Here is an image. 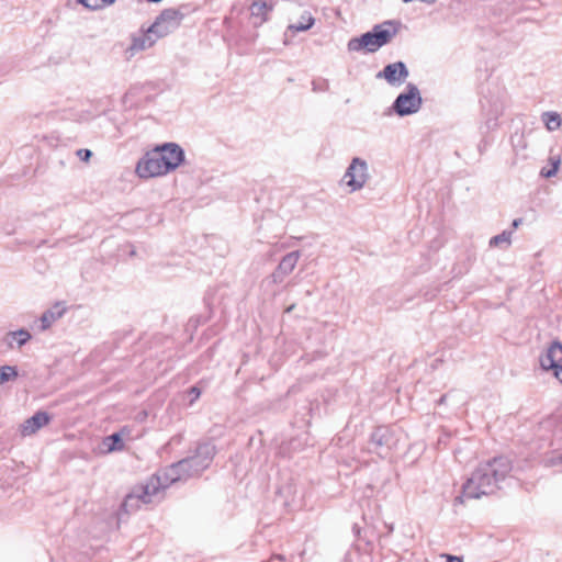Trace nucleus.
<instances>
[{
	"label": "nucleus",
	"mask_w": 562,
	"mask_h": 562,
	"mask_svg": "<svg viewBox=\"0 0 562 562\" xmlns=\"http://www.w3.org/2000/svg\"><path fill=\"white\" fill-rule=\"evenodd\" d=\"M512 465L507 458L498 457L481 463L467 480L462 487V495L456 502L463 503V498L479 499L482 496L494 494L499 482L510 472Z\"/></svg>",
	"instance_id": "nucleus-1"
},
{
	"label": "nucleus",
	"mask_w": 562,
	"mask_h": 562,
	"mask_svg": "<svg viewBox=\"0 0 562 562\" xmlns=\"http://www.w3.org/2000/svg\"><path fill=\"white\" fill-rule=\"evenodd\" d=\"M184 159L183 149L176 143H166L147 151L137 162L136 173L140 178L167 175L178 168Z\"/></svg>",
	"instance_id": "nucleus-2"
},
{
	"label": "nucleus",
	"mask_w": 562,
	"mask_h": 562,
	"mask_svg": "<svg viewBox=\"0 0 562 562\" xmlns=\"http://www.w3.org/2000/svg\"><path fill=\"white\" fill-rule=\"evenodd\" d=\"M396 35V29L393 23L385 22L383 24L375 25L372 31L362 34L359 37H352L348 41L347 48L349 52H361L374 53Z\"/></svg>",
	"instance_id": "nucleus-3"
},
{
	"label": "nucleus",
	"mask_w": 562,
	"mask_h": 562,
	"mask_svg": "<svg viewBox=\"0 0 562 562\" xmlns=\"http://www.w3.org/2000/svg\"><path fill=\"white\" fill-rule=\"evenodd\" d=\"M159 479H149L146 484L136 486L126 495L122 510L126 514L137 510L142 504H150L159 499Z\"/></svg>",
	"instance_id": "nucleus-4"
},
{
	"label": "nucleus",
	"mask_w": 562,
	"mask_h": 562,
	"mask_svg": "<svg viewBox=\"0 0 562 562\" xmlns=\"http://www.w3.org/2000/svg\"><path fill=\"white\" fill-rule=\"evenodd\" d=\"M423 104V99L418 87L408 82L405 90L400 93L392 104V110L398 116H406L417 113Z\"/></svg>",
	"instance_id": "nucleus-5"
},
{
	"label": "nucleus",
	"mask_w": 562,
	"mask_h": 562,
	"mask_svg": "<svg viewBox=\"0 0 562 562\" xmlns=\"http://www.w3.org/2000/svg\"><path fill=\"white\" fill-rule=\"evenodd\" d=\"M215 456V446L212 442L200 443L194 454L182 459V461H189L186 469L189 477L199 475L211 464Z\"/></svg>",
	"instance_id": "nucleus-6"
},
{
	"label": "nucleus",
	"mask_w": 562,
	"mask_h": 562,
	"mask_svg": "<svg viewBox=\"0 0 562 562\" xmlns=\"http://www.w3.org/2000/svg\"><path fill=\"white\" fill-rule=\"evenodd\" d=\"M369 177L367 161L362 158L355 157L346 169L342 180L349 188V192H356L366 186Z\"/></svg>",
	"instance_id": "nucleus-7"
},
{
	"label": "nucleus",
	"mask_w": 562,
	"mask_h": 562,
	"mask_svg": "<svg viewBox=\"0 0 562 562\" xmlns=\"http://www.w3.org/2000/svg\"><path fill=\"white\" fill-rule=\"evenodd\" d=\"M183 19V14L177 9H165L149 27L156 37H164L177 30Z\"/></svg>",
	"instance_id": "nucleus-8"
},
{
	"label": "nucleus",
	"mask_w": 562,
	"mask_h": 562,
	"mask_svg": "<svg viewBox=\"0 0 562 562\" xmlns=\"http://www.w3.org/2000/svg\"><path fill=\"white\" fill-rule=\"evenodd\" d=\"M395 446L394 431L384 426L375 428L369 441V450L382 458L387 457Z\"/></svg>",
	"instance_id": "nucleus-9"
},
{
	"label": "nucleus",
	"mask_w": 562,
	"mask_h": 562,
	"mask_svg": "<svg viewBox=\"0 0 562 562\" xmlns=\"http://www.w3.org/2000/svg\"><path fill=\"white\" fill-rule=\"evenodd\" d=\"M540 367L544 371H552L562 383V344L553 341L539 358Z\"/></svg>",
	"instance_id": "nucleus-10"
},
{
	"label": "nucleus",
	"mask_w": 562,
	"mask_h": 562,
	"mask_svg": "<svg viewBox=\"0 0 562 562\" xmlns=\"http://www.w3.org/2000/svg\"><path fill=\"white\" fill-rule=\"evenodd\" d=\"M301 254L299 250L286 254L279 262L277 269L270 277L262 281V285L269 288L273 284H280L294 270Z\"/></svg>",
	"instance_id": "nucleus-11"
},
{
	"label": "nucleus",
	"mask_w": 562,
	"mask_h": 562,
	"mask_svg": "<svg viewBox=\"0 0 562 562\" xmlns=\"http://www.w3.org/2000/svg\"><path fill=\"white\" fill-rule=\"evenodd\" d=\"M188 462L189 461L180 460L179 462L171 464L170 467L166 468L165 470L160 471L159 473L150 477L159 479V494L170 484L189 479V475L186 471Z\"/></svg>",
	"instance_id": "nucleus-12"
},
{
	"label": "nucleus",
	"mask_w": 562,
	"mask_h": 562,
	"mask_svg": "<svg viewBox=\"0 0 562 562\" xmlns=\"http://www.w3.org/2000/svg\"><path fill=\"white\" fill-rule=\"evenodd\" d=\"M408 75L406 65L403 61H395L387 64L375 77L384 79L390 86L398 87L406 81Z\"/></svg>",
	"instance_id": "nucleus-13"
},
{
	"label": "nucleus",
	"mask_w": 562,
	"mask_h": 562,
	"mask_svg": "<svg viewBox=\"0 0 562 562\" xmlns=\"http://www.w3.org/2000/svg\"><path fill=\"white\" fill-rule=\"evenodd\" d=\"M50 416L48 413L40 411L32 417L25 419L19 427L22 437H29L37 432L41 428L49 424Z\"/></svg>",
	"instance_id": "nucleus-14"
},
{
	"label": "nucleus",
	"mask_w": 562,
	"mask_h": 562,
	"mask_svg": "<svg viewBox=\"0 0 562 562\" xmlns=\"http://www.w3.org/2000/svg\"><path fill=\"white\" fill-rule=\"evenodd\" d=\"M158 38L159 37H156L154 32H149L148 29L146 33L133 38L127 52H130L131 56H133L137 52L150 48Z\"/></svg>",
	"instance_id": "nucleus-15"
},
{
	"label": "nucleus",
	"mask_w": 562,
	"mask_h": 562,
	"mask_svg": "<svg viewBox=\"0 0 562 562\" xmlns=\"http://www.w3.org/2000/svg\"><path fill=\"white\" fill-rule=\"evenodd\" d=\"M273 8L274 2L272 0H256L250 7V12L254 18H259L260 23H263L268 21V15Z\"/></svg>",
	"instance_id": "nucleus-16"
},
{
	"label": "nucleus",
	"mask_w": 562,
	"mask_h": 562,
	"mask_svg": "<svg viewBox=\"0 0 562 562\" xmlns=\"http://www.w3.org/2000/svg\"><path fill=\"white\" fill-rule=\"evenodd\" d=\"M31 338V335L25 329H19L14 331H10L7 335L5 341L10 348L14 347V342H16L18 347L23 346L26 344Z\"/></svg>",
	"instance_id": "nucleus-17"
},
{
	"label": "nucleus",
	"mask_w": 562,
	"mask_h": 562,
	"mask_svg": "<svg viewBox=\"0 0 562 562\" xmlns=\"http://www.w3.org/2000/svg\"><path fill=\"white\" fill-rule=\"evenodd\" d=\"M75 306L67 307L64 302H56L50 308L46 310L41 316H63L65 313L75 314L77 311Z\"/></svg>",
	"instance_id": "nucleus-18"
},
{
	"label": "nucleus",
	"mask_w": 562,
	"mask_h": 562,
	"mask_svg": "<svg viewBox=\"0 0 562 562\" xmlns=\"http://www.w3.org/2000/svg\"><path fill=\"white\" fill-rule=\"evenodd\" d=\"M314 18L310 13H305L301 16V21L294 24H290L288 30L292 32H305L314 25Z\"/></svg>",
	"instance_id": "nucleus-19"
},
{
	"label": "nucleus",
	"mask_w": 562,
	"mask_h": 562,
	"mask_svg": "<svg viewBox=\"0 0 562 562\" xmlns=\"http://www.w3.org/2000/svg\"><path fill=\"white\" fill-rule=\"evenodd\" d=\"M512 235L513 231H504L501 234L491 238L490 246L507 248L512 244Z\"/></svg>",
	"instance_id": "nucleus-20"
},
{
	"label": "nucleus",
	"mask_w": 562,
	"mask_h": 562,
	"mask_svg": "<svg viewBox=\"0 0 562 562\" xmlns=\"http://www.w3.org/2000/svg\"><path fill=\"white\" fill-rule=\"evenodd\" d=\"M542 120L549 131H555L561 126L562 120L557 112H544Z\"/></svg>",
	"instance_id": "nucleus-21"
},
{
	"label": "nucleus",
	"mask_w": 562,
	"mask_h": 562,
	"mask_svg": "<svg viewBox=\"0 0 562 562\" xmlns=\"http://www.w3.org/2000/svg\"><path fill=\"white\" fill-rule=\"evenodd\" d=\"M104 443L108 446V451H120L124 448V443L120 432H114L104 439Z\"/></svg>",
	"instance_id": "nucleus-22"
},
{
	"label": "nucleus",
	"mask_w": 562,
	"mask_h": 562,
	"mask_svg": "<svg viewBox=\"0 0 562 562\" xmlns=\"http://www.w3.org/2000/svg\"><path fill=\"white\" fill-rule=\"evenodd\" d=\"M18 376V371L14 367L3 366L0 368V384H3Z\"/></svg>",
	"instance_id": "nucleus-23"
},
{
	"label": "nucleus",
	"mask_w": 562,
	"mask_h": 562,
	"mask_svg": "<svg viewBox=\"0 0 562 562\" xmlns=\"http://www.w3.org/2000/svg\"><path fill=\"white\" fill-rule=\"evenodd\" d=\"M550 162L551 167L549 169L542 168L540 171V175L544 178H551L557 175L561 160L559 157H551Z\"/></svg>",
	"instance_id": "nucleus-24"
},
{
	"label": "nucleus",
	"mask_w": 562,
	"mask_h": 562,
	"mask_svg": "<svg viewBox=\"0 0 562 562\" xmlns=\"http://www.w3.org/2000/svg\"><path fill=\"white\" fill-rule=\"evenodd\" d=\"M115 0H79L81 4L89 9H100L105 5L112 4Z\"/></svg>",
	"instance_id": "nucleus-25"
},
{
	"label": "nucleus",
	"mask_w": 562,
	"mask_h": 562,
	"mask_svg": "<svg viewBox=\"0 0 562 562\" xmlns=\"http://www.w3.org/2000/svg\"><path fill=\"white\" fill-rule=\"evenodd\" d=\"M77 156L82 161H88L90 159V157L92 156V153L90 149L82 148V149L77 150Z\"/></svg>",
	"instance_id": "nucleus-26"
},
{
	"label": "nucleus",
	"mask_w": 562,
	"mask_h": 562,
	"mask_svg": "<svg viewBox=\"0 0 562 562\" xmlns=\"http://www.w3.org/2000/svg\"><path fill=\"white\" fill-rule=\"evenodd\" d=\"M54 321H55V318H40L38 328L41 330H46L53 325Z\"/></svg>",
	"instance_id": "nucleus-27"
},
{
	"label": "nucleus",
	"mask_w": 562,
	"mask_h": 562,
	"mask_svg": "<svg viewBox=\"0 0 562 562\" xmlns=\"http://www.w3.org/2000/svg\"><path fill=\"white\" fill-rule=\"evenodd\" d=\"M190 394L193 395V400L192 401H194V400H196L200 396L201 392H200V390L196 386H192L190 389Z\"/></svg>",
	"instance_id": "nucleus-28"
},
{
	"label": "nucleus",
	"mask_w": 562,
	"mask_h": 562,
	"mask_svg": "<svg viewBox=\"0 0 562 562\" xmlns=\"http://www.w3.org/2000/svg\"><path fill=\"white\" fill-rule=\"evenodd\" d=\"M552 465H560L562 468V454L551 460Z\"/></svg>",
	"instance_id": "nucleus-29"
},
{
	"label": "nucleus",
	"mask_w": 562,
	"mask_h": 562,
	"mask_svg": "<svg viewBox=\"0 0 562 562\" xmlns=\"http://www.w3.org/2000/svg\"><path fill=\"white\" fill-rule=\"evenodd\" d=\"M521 223H522V218H515V220L513 221L512 226H513V228L515 229V228H518V227H519V225H520Z\"/></svg>",
	"instance_id": "nucleus-30"
},
{
	"label": "nucleus",
	"mask_w": 562,
	"mask_h": 562,
	"mask_svg": "<svg viewBox=\"0 0 562 562\" xmlns=\"http://www.w3.org/2000/svg\"><path fill=\"white\" fill-rule=\"evenodd\" d=\"M447 562H462V560L457 557L447 555Z\"/></svg>",
	"instance_id": "nucleus-31"
},
{
	"label": "nucleus",
	"mask_w": 562,
	"mask_h": 562,
	"mask_svg": "<svg viewBox=\"0 0 562 562\" xmlns=\"http://www.w3.org/2000/svg\"><path fill=\"white\" fill-rule=\"evenodd\" d=\"M446 400H447V395L445 394V395H442V396L439 398L438 403H439V404H445V403H446Z\"/></svg>",
	"instance_id": "nucleus-32"
},
{
	"label": "nucleus",
	"mask_w": 562,
	"mask_h": 562,
	"mask_svg": "<svg viewBox=\"0 0 562 562\" xmlns=\"http://www.w3.org/2000/svg\"><path fill=\"white\" fill-rule=\"evenodd\" d=\"M353 531H355L356 535H359L360 528L358 527V525L353 526Z\"/></svg>",
	"instance_id": "nucleus-33"
},
{
	"label": "nucleus",
	"mask_w": 562,
	"mask_h": 562,
	"mask_svg": "<svg viewBox=\"0 0 562 562\" xmlns=\"http://www.w3.org/2000/svg\"><path fill=\"white\" fill-rule=\"evenodd\" d=\"M293 307H294V305H290V306L285 310V312H286V313H290V312L293 310Z\"/></svg>",
	"instance_id": "nucleus-34"
},
{
	"label": "nucleus",
	"mask_w": 562,
	"mask_h": 562,
	"mask_svg": "<svg viewBox=\"0 0 562 562\" xmlns=\"http://www.w3.org/2000/svg\"><path fill=\"white\" fill-rule=\"evenodd\" d=\"M313 90L319 89V86H316L315 82H313Z\"/></svg>",
	"instance_id": "nucleus-35"
},
{
	"label": "nucleus",
	"mask_w": 562,
	"mask_h": 562,
	"mask_svg": "<svg viewBox=\"0 0 562 562\" xmlns=\"http://www.w3.org/2000/svg\"><path fill=\"white\" fill-rule=\"evenodd\" d=\"M313 90L319 89V86H316L315 82H313Z\"/></svg>",
	"instance_id": "nucleus-36"
},
{
	"label": "nucleus",
	"mask_w": 562,
	"mask_h": 562,
	"mask_svg": "<svg viewBox=\"0 0 562 562\" xmlns=\"http://www.w3.org/2000/svg\"><path fill=\"white\" fill-rule=\"evenodd\" d=\"M392 531H393V526H392V525H390V526H389V532H392Z\"/></svg>",
	"instance_id": "nucleus-37"
},
{
	"label": "nucleus",
	"mask_w": 562,
	"mask_h": 562,
	"mask_svg": "<svg viewBox=\"0 0 562 562\" xmlns=\"http://www.w3.org/2000/svg\"><path fill=\"white\" fill-rule=\"evenodd\" d=\"M413 0H404L405 3L412 2Z\"/></svg>",
	"instance_id": "nucleus-38"
}]
</instances>
